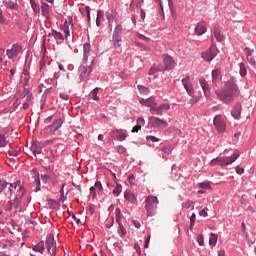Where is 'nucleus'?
Here are the masks:
<instances>
[{
	"label": "nucleus",
	"mask_w": 256,
	"mask_h": 256,
	"mask_svg": "<svg viewBox=\"0 0 256 256\" xmlns=\"http://www.w3.org/2000/svg\"><path fill=\"white\" fill-rule=\"evenodd\" d=\"M239 86L233 80H229L225 83L224 88L216 90V95L223 103H233L236 97H239Z\"/></svg>",
	"instance_id": "1"
},
{
	"label": "nucleus",
	"mask_w": 256,
	"mask_h": 256,
	"mask_svg": "<svg viewBox=\"0 0 256 256\" xmlns=\"http://www.w3.org/2000/svg\"><path fill=\"white\" fill-rule=\"evenodd\" d=\"M239 159V152H234L230 157H217L211 160L210 166L215 167V165H220L221 167H225L226 165H231V163H235Z\"/></svg>",
	"instance_id": "2"
},
{
	"label": "nucleus",
	"mask_w": 256,
	"mask_h": 256,
	"mask_svg": "<svg viewBox=\"0 0 256 256\" xmlns=\"http://www.w3.org/2000/svg\"><path fill=\"white\" fill-rule=\"evenodd\" d=\"M148 217H153L157 211V206L159 205V200L155 196H148L145 200Z\"/></svg>",
	"instance_id": "3"
},
{
	"label": "nucleus",
	"mask_w": 256,
	"mask_h": 256,
	"mask_svg": "<svg viewBox=\"0 0 256 256\" xmlns=\"http://www.w3.org/2000/svg\"><path fill=\"white\" fill-rule=\"evenodd\" d=\"M25 195V188L23 186H20V194H16L14 201H9L5 205L6 211H13V209L18 210L19 205L21 203V199Z\"/></svg>",
	"instance_id": "4"
},
{
	"label": "nucleus",
	"mask_w": 256,
	"mask_h": 256,
	"mask_svg": "<svg viewBox=\"0 0 256 256\" xmlns=\"http://www.w3.org/2000/svg\"><path fill=\"white\" fill-rule=\"evenodd\" d=\"M148 121H149L150 125L152 127H155L156 129H167V127H169V123H167V121H165L159 117L150 116L148 118Z\"/></svg>",
	"instance_id": "5"
},
{
	"label": "nucleus",
	"mask_w": 256,
	"mask_h": 256,
	"mask_svg": "<svg viewBox=\"0 0 256 256\" xmlns=\"http://www.w3.org/2000/svg\"><path fill=\"white\" fill-rule=\"evenodd\" d=\"M91 71H93V68H91V66L88 67L87 63H83L79 67V75H80L81 81H85L89 79V75H91Z\"/></svg>",
	"instance_id": "6"
},
{
	"label": "nucleus",
	"mask_w": 256,
	"mask_h": 256,
	"mask_svg": "<svg viewBox=\"0 0 256 256\" xmlns=\"http://www.w3.org/2000/svg\"><path fill=\"white\" fill-rule=\"evenodd\" d=\"M214 125L218 133H225V130L227 129V125L225 124V120H223V117H221V115L215 116Z\"/></svg>",
	"instance_id": "7"
},
{
	"label": "nucleus",
	"mask_w": 256,
	"mask_h": 256,
	"mask_svg": "<svg viewBox=\"0 0 256 256\" xmlns=\"http://www.w3.org/2000/svg\"><path fill=\"white\" fill-rule=\"evenodd\" d=\"M46 245H47V250L50 253V255H56L57 245L55 244V237L52 234L48 235V237L46 239Z\"/></svg>",
	"instance_id": "8"
},
{
	"label": "nucleus",
	"mask_w": 256,
	"mask_h": 256,
	"mask_svg": "<svg viewBox=\"0 0 256 256\" xmlns=\"http://www.w3.org/2000/svg\"><path fill=\"white\" fill-rule=\"evenodd\" d=\"M217 57V48L211 46L206 52L202 53V59L204 61H213Z\"/></svg>",
	"instance_id": "9"
},
{
	"label": "nucleus",
	"mask_w": 256,
	"mask_h": 256,
	"mask_svg": "<svg viewBox=\"0 0 256 256\" xmlns=\"http://www.w3.org/2000/svg\"><path fill=\"white\" fill-rule=\"evenodd\" d=\"M61 125H63V120L58 119L52 125L46 127L44 131L47 135H54L55 131L61 128Z\"/></svg>",
	"instance_id": "10"
},
{
	"label": "nucleus",
	"mask_w": 256,
	"mask_h": 256,
	"mask_svg": "<svg viewBox=\"0 0 256 256\" xmlns=\"http://www.w3.org/2000/svg\"><path fill=\"white\" fill-rule=\"evenodd\" d=\"M182 85L190 97L195 96V90L193 89V84L191 83L189 76H186L185 78L182 79Z\"/></svg>",
	"instance_id": "11"
},
{
	"label": "nucleus",
	"mask_w": 256,
	"mask_h": 256,
	"mask_svg": "<svg viewBox=\"0 0 256 256\" xmlns=\"http://www.w3.org/2000/svg\"><path fill=\"white\" fill-rule=\"evenodd\" d=\"M22 47L19 44H14L11 49L6 51L8 59H15L19 55V52L22 51Z\"/></svg>",
	"instance_id": "12"
},
{
	"label": "nucleus",
	"mask_w": 256,
	"mask_h": 256,
	"mask_svg": "<svg viewBox=\"0 0 256 256\" xmlns=\"http://www.w3.org/2000/svg\"><path fill=\"white\" fill-rule=\"evenodd\" d=\"M199 83L206 97H209V95H211V88L209 87V82H207L205 78H200Z\"/></svg>",
	"instance_id": "13"
},
{
	"label": "nucleus",
	"mask_w": 256,
	"mask_h": 256,
	"mask_svg": "<svg viewBox=\"0 0 256 256\" xmlns=\"http://www.w3.org/2000/svg\"><path fill=\"white\" fill-rule=\"evenodd\" d=\"M195 33L199 36L205 35V33H207V25L203 22L198 23L195 28Z\"/></svg>",
	"instance_id": "14"
},
{
	"label": "nucleus",
	"mask_w": 256,
	"mask_h": 256,
	"mask_svg": "<svg viewBox=\"0 0 256 256\" xmlns=\"http://www.w3.org/2000/svg\"><path fill=\"white\" fill-rule=\"evenodd\" d=\"M164 65L167 71H171V69L175 67V61H173V58L171 56H165Z\"/></svg>",
	"instance_id": "15"
},
{
	"label": "nucleus",
	"mask_w": 256,
	"mask_h": 256,
	"mask_svg": "<svg viewBox=\"0 0 256 256\" xmlns=\"http://www.w3.org/2000/svg\"><path fill=\"white\" fill-rule=\"evenodd\" d=\"M242 105L241 103H236L233 110L231 111V115L232 117H234V119H239V117H241V109H242Z\"/></svg>",
	"instance_id": "16"
},
{
	"label": "nucleus",
	"mask_w": 256,
	"mask_h": 256,
	"mask_svg": "<svg viewBox=\"0 0 256 256\" xmlns=\"http://www.w3.org/2000/svg\"><path fill=\"white\" fill-rule=\"evenodd\" d=\"M41 149H43V145L40 142H34L31 146V151L33 155H41Z\"/></svg>",
	"instance_id": "17"
},
{
	"label": "nucleus",
	"mask_w": 256,
	"mask_h": 256,
	"mask_svg": "<svg viewBox=\"0 0 256 256\" xmlns=\"http://www.w3.org/2000/svg\"><path fill=\"white\" fill-rule=\"evenodd\" d=\"M17 187H19V191L16 195H21L20 187H22V186H21L20 182L9 184L8 191H9L10 195H13V193H15V191H17Z\"/></svg>",
	"instance_id": "18"
},
{
	"label": "nucleus",
	"mask_w": 256,
	"mask_h": 256,
	"mask_svg": "<svg viewBox=\"0 0 256 256\" xmlns=\"http://www.w3.org/2000/svg\"><path fill=\"white\" fill-rule=\"evenodd\" d=\"M32 175L36 181V193H39V191H41V180L39 179V172H37V170H33L32 171Z\"/></svg>",
	"instance_id": "19"
},
{
	"label": "nucleus",
	"mask_w": 256,
	"mask_h": 256,
	"mask_svg": "<svg viewBox=\"0 0 256 256\" xmlns=\"http://www.w3.org/2000/svg\"><path fill=\"white\" fill-rule=\"evenodd\" d=\"M33 251H36V253H45V242L44 241H40L38 244L33 246Z\"/></svg>",
	"instance_id": "20"
},
{
	"label": "nucleus",
	"mask_w": 256,
	"mask_h": 256,
	"mask_svg": "<svg viewBox=\"0 0 256 256\" xmlns=\"http://www.w3.org/2000/svg\"><path fill=\"white\" fill-rule=\"evenodd\" d=\"M214 37L218 43H221L222 41H225V35L221 33V30L219 28L214 29Z\"/></svg>",
	"instance_id": "21"
},
{
	"label": "nucleus",
	"mask_w": 256,
	"mask_h": 256,
	"mask_svg": "<svg viewBox=\"0 0 256 256\" xmlns=\"http://www.w3.org/2000/svg\"><path fill=\"white\" fill-rule=\"evenodd\" d=\"M221 74V71L219 69L212 71V83L214 85H217V81H219V75Z\"/></svg>",
	"instance_id": "22"
},
{
	"label": "nucleus",
	"mask_w": 256,
	"mask_h": 256,
	"mask_svg": "<svg viewBox=\"0 0 256 256\" xmlns=\"http://www.w3.org/2000/svg\"><path fill=\"white\" fill-rule=\"evenodd\" d=\"M69 25H73V24H71V22L65 21L64 24H63L62 27H61L62 31H63V32L65 33V35H66V38H68L69 35H70Z\"/></svg>",
	"instance_id": "23"
},
{
	"label": "nucleus",
	"mask_w": 256,
	"mask_h": 256,
	"mask_svg": "<svg viewBox=\"0 0 256 256\" xmlns=\"http://www.w3.org/2000/svg\"><path fill=\"white\" fill-rule=\"evenodd\" d=\"M32 99H33V94H28V97H26V102L22 105V108L24 109V111H27V109H29Z\"/></svg>",
	"instance_id": "24"
},
{
	"label": "nucleus",
	"mask_w": 256,
	"mask_h": 256,
	"mask_svg": "<svg viewBox=\"0 0 256 256\" xmlns=\"http://www.w3.org/2000/svg\"><path fill=\"white\" fill-rule=\"evenodd\" d=\"M41 11L44 17H48L49 15V4L42 2Z\"/></svg>",
	"instance_id": "25"
},
{
	"label": "nucleus",
	"mask_w": 256,
	"mask_h": 256,
	"mask_svg": "<svg viewBox=\"0 0 256 256\" xmlns=\"http://www.w3.org/2000/svg\"><path fill=\"white\" fill-rule=\"evenodd\" d=\"M183 209H195V202L191 201V200H187L186 202H184L182 204Z\"/></svg>",
	"instance_id": "26"
},
{
	"label": "nucleus",
	"mask_w": 256,
	"mask_h": 256,
	"mask_svg": "<svg viewBox=\"0 0 256 256\" xmlns=\"http://www.w3.org/2000/svg\"><path fill=\"white\" fill-rule=\"evenodd\" d=\"M150 113L153 115H163L159 106L153 105L150 107Z\"/></svg>",
	"instance_id": "27"
},
{
	"label": "nucleus",
	"mask_w": 256,
	"mask_h": 256,
	"mask_svg": "<svg viewBox=\"0 0 256 256\" xmlns=\"http://www.w3.org/2000/svg\"><path fill=\"white\" fill-rule=\"evenodd\" d=\"M30 5L36 15L41 13V8H39V5L35 2V0H30Z\"/></svg>",
	"instance_id": "28"
},
{
	"label": "nucleus",
	"mask_w": 256,
	"mask_h": 256,
	"mask_svg": "<svg viewBox=\"0 0 256 256\" xmlns=\"http://www.w3.org/2000/svg\"><path fill=\"white\" fill-rule=\"evenodd\" d=\"M122 33H123V26L119 24L115 27L113 37H121Z\"/></svg>",
	"instance_id": "29"
},
{
	"label": "nucleus",
	"mask_w": 256,
	"mask_h": 256,
	"mask_svg": "<svg viewBox=\"0 0 256 256\" xmlns=\"http://www.w3.org/2000/svg\"><path fill=\"white\" fill-rule=\"evenodd\" d=\"M83 51H84V59L87 60V57H88L87 55L91 53V44L89 43L84 44Z\"/></svg>",
	"instance_id": "30"
},
{
	"label": "nucleus",
	"mask_w": 256,
	"mask_h": 256,
	"mask_svg": "<svg viewBox=\"0 0 256 256\" xmlns=\"http://www.w3.org/2000/svg\"><path fill=\"white\" fill-rule=\"evenodd\" d=\"M123 191V186H121V184L116 183V187L113 190V195H116V197H119V195H121V192Z\"/></svg>",
	"instance_id": "31"
},
{
	"label": "nucleus",
	"mask_w": 256,
	"mask_h": 256,
	"mask_svg": "<svg viewBox=\"0 0 256 256\" xmlns=\"http://www.w3.org/2000/svg\"><path fill=\"white\" fill-rule=\"evenodd\" d=\"M217 239H218L217 234L212 233L209 239V245H211L212 247H215V245H217Z\"/></svg>",
	"instance_id": "32"
},
{
	"label": "nucleus",
	"mask_w": 256,
	"mask_h": 256,
	"mask_svg": "<svg viewBox=\"0 0 256 256\" xmlns=\"http://www.w3.org/2000/svg\"><path fill=\"white\" fill-rule=\"evenodd\" d=\"M161 151H162L163 153H165L166 155H171V153H173V146H171V145L163 146V147L161 148Z\"/></svg>",
	"instance_id": "33"
},
{
	"label": "nucleus",
	"mask_w": 256,
	"mask_h": 256,
	"mask_svg": "<svg viewBox=\"0 0 256 256\" xmlns=\"http://www.w3.org/2000/svg\"><path fill=\"white\" fill-rule=\"evenodd\" d=\"M240 67V75L241 77H245L247 75V67L245 66V63L241 62L239 64Z\"/></svg>",
	"instance_id": "34"
},
{
	"label": "nucleus",
	"mask_w": 256,
	"mask_h": 256,
	"mask_svg": "<svg viewBox=\"0 0 256 256\" xmlns=\"http://www.w3.org/2000/svg\"><path fill=\"white\" fill-rule=\"evenodd\" d=\"M114 47H121V36H113L112 37Z\"/></svg>",
	"instance_id": "35"
},
{
	"label": "nucleus",
	"mask_w": 256,
	"mask_h": 256,
	"mask_svg": "<svg viewBox=\"0 0 256 256\" xmlns=\"http://www.w3.org/2000/svg\"><path fill=\"white\" fill-rule=\"evenodd\" d=\"M7 143H9V140H7L5 134H0V147H6Z\"/></svg>",
	"instance_id": "36"
},
{
	"label": "nucleus",
	"mask_w": 256,
	"mask_h": 256,
	"mask_svg": "<svg viewBox=\"0 0 256 256\" xmlns=\"http://www.w3.org/2000/svg\"><path fill=\"white\" fill-rule=\"evenodd\" d=\"M138 91H140L142 95H149L150 89L143 85H138Z\"/></svg>",
	"instance_id": "37"
},
{
	"label": "nucleus",
	"mask_w": 256,
	"mask_h": 256,
	"mask_svg": "<svg viewBox=\"0 0 256 256\" xmlns=\"http://www.w3.org/2000/svg\"><path fill=\"white\" fill-rule=\"evenodd\" d=\"M118 225H119V235H120V237L126 236L127 235V230L125 229L123 224L120 222V223H118Z\"/></svg>",
	"instance_id": "38"
},
{
	"label": "nucleus",
	"mask_w": 256,
	"mask_h": 256,
	"mask_svg": "<svg viewBox=\"0 0 256 256\" xmlns=\"http://www.w3.org/2000/svg\"><path fill=\"white\" fill-rule=\"evenodd\" d=\"M124 199L130 201V203H133V201L135 200V196L131 192H125Z\"/></svg>",
	"instance_id": "39"
},
{
	"label": "nucleus",
	"mask_w": 256,
	"mask_h": 256,
	"mask_svg": "<svg viewBox=\"0 0 256 256\" xmlns=\"http://www.w3.org/2000/svg\"><path fill=\"white\" fill-rule=\"evenodd\" d=\"M8 185L7 181L0 179V194L7 189Z\"/></svg>",
	"instance_id": "40"
},
{
	"label": "nucleus",
	"mask_w": 256,
	"mask_h": 256,
	"mask_svg": "<svg viewBox=\"0 0 256 256\" xmlns=\"http://www.w3.org/2000/svg\"><path fill=\"white\" fill-rule=\"evenodd\" d=\"M97 93H99V87L94 88L91 92L92 99L94 101H99V96H97Z\"/></svg>",
	"instance_id": "41"
},
{
	"label": "nucleus",
	"mask_w": 256,
	"mask_h": 256,
	"mask_svg": "<svg viewBox=\"0 0 256 256\" xmlns=\"http://www.w3.org/2000/svg\"><path fill=\"white\" fill-rule=\"evenodd\" d=\"M45 103H47V94H43L40 99V109L43 111V108L45 107Z\"/></svg>",
	"instance_id": "42"
},
{
	"label": "nucleus",
	"mask_w": 256,
	"mask_h": 256,
	"mask_svg": "<svg viewBox=\"0 0 256 256\" xmlns=\"http://www.w3.org/2000/svg\"><path fill=\"white\" fill-rule=\"evenodd\" d=\"M5 3L8 9H17V3H15L13 0H8Z\"/></svg>",
	"instance_id": "43"
},
{
	"label": "nucleus",
	"mask_w": 256,
	"mask_h": 256,
	"mask_svg": "<svg viewBox=\"0 0 256 256\" xmlns=\"http://www.w3.org/2000/svg\"><path fill=\"white\" fill-rule=\"evenodd\" d=\"M114 223H115V218L113 216L108 218L107 222H106L107 229H111V227H113Z\"/></svg>",
	"instance_id": "44"
},
{
	"label": "nucleus",
	"mask_w": 256,
	"mask_h": 256,
	"mask_svg": "<svg viewBox=\"0 0 256 256\" xmlns=\"http://www.w3.org/2000/svg\"><path fill=\"white\" fill-rule=\"evenodd\" d=\"M0 24L1 25H9V20L3 16V12H0Z\"/></svg>",
	"instance_id": "45"
},
{
	"label": "nucleus",
	"mask_w": 256,
	"mask_h": 256,
	"mask_svg": "<svg viewBox=\"0 0 256 256\" xmlns=\"http://www.w3.org/2000/svg\"><path fill=\"white\" fill-rule=\"evenodd\" d=\"M155 104V98L154 97H150L148 99H146V107H153V105Z\"/></svg>",
	"instance_id": "46"
},
{
	"label": "nucleus",
	"mask_w": 256,
	"mask_h": 256,
	"mask_svg": "<svg viewBox=\"0 0 256 256\" xmlns=\"http://www.w3.org/2000/svg\"><path fill=\"white\" fill-rule=\"evenodd\" d=\"M115 215H116V223H121V209L117 208L115 210Z\"/></svg>",
	"instance_id": "47"
},
{
	"label": "nucleus",
	"mask_w": 256,
	"mask_h": 256,
	"mask_svg": "<svg viewBox=\"0 0 256 256\" xmlns=\"http://www.w3.org/2000/svg\"><path fill=\"white\" fill-rule=\"evenodd\" d=\"M159 107L162 115H163V111H169L171 109V106L169 104H162V105H159Z\"/></svg>",
	"instance_id": "48"
},
{
	"label": "nucleus",
	"mask_w": 256,
	"mask_h": 256,
	"mask_svg": "<svg viewBox=\"0 0 256 256\" xmlns=\"http://www.w3.org/2000/svg\"><path fill=\"white\" fill-rule=\"evenodd\" d=\"M195 219H197V215L193 213L190 217V229H193V227H195Z\"/></svg>",
	"instance_id": "49"
},
{
	"label": "nucleus",
	"mask_w": 256,
	"mask_h": 256,
	"mask_svg": "<svg viewBox=\"0 0 256 256\" xmlns=\"http://www.w3.org/2000/svg\"><path fill=\"white\" fill-rule=\"evenodd\" d=\"M244 53L247 59L251 58V55H253V51L249 49V47L244 48Z\"/></svg>",
	"instance_id": "50"
},
{
	"label": "nucleus",
	"mask_w": 256,
	"mask_h": 256,
	"mask_svg": "<svg viewBox=\"0 0 256 256\" xmlns=\"http://www.w3.org/2000/svg\"><path fill=\"white\" fill-rule=\"evenodd\" d=\"M106 18H107V21H108L109 25H112L113 24V19H114L113 14L107 12L106 13Z\"/></svg>",
	"instance_id": "51"
},
{
	"label": "nucleus",
	"mask_w": 256,
	"mask_h": 256,
	"mask_svg": "<svg viewBox=\"0 0 256 256\" xmlns=\"http://www.w3.org/2000/svg\"><path fill=\"white\" fill-rule=\"evenodd\" d=\"M19 153L17 151L9 150L7 157L11 159L12 157H17Z\"/></svg>",
	"instance_id": "52"
},
{
	"label": "nucleus",
	"mask_w": 256,
	"mask_h": 256,
	"mask_svg": "<svg viewBox=\"0 0 256 256\" xmlns=\"http://www.w3.org/2000/svg\"><path fill=\"white\" fill-rule=\"evenodd\" d=\"M137 125L142 128V127H145V119H143L142 117H139L137 119Z\"/></svg>",
	"instance_id": "53"
},
{
	"label": "nucleus",
	"mask_w": 256,
	"mask_h": 256,
	"mask_svg": "<svg viewBox=\"0 0 256 256\" xmlns=\"http://www.w3.org/2000/svg\"><path fill=\"white\" fill-rule=\"evenodd\" d=\"M198 185L199 187H201V189H211V184H209L208 182H203Z\"/></svg>",
	"instance_id": "54"
},
{
	"label": "nucleus",
	"mask_w": 256,
	"mask_h": 256,
	"mask_svg": "<svg viewBox=\"0 0 256 256\" xmlns=\"http://www.w3.org/2000/svg\"><path fill=\"white\" fill-rule=\"evenodd\" d=\"M146 139H147V141H152L153 143H157V142L161 141V139H159L155 136H147Z\"/></svg>",
	"instance_id": "55"
},
{
	"label": "nucleus",
	"mask_w": 256,
	"mask_h": 256,
	"mask_svg": "<svg viewBox=\"0 0 256 256\" xmlns=\"http://www.w3.org/2000/svg\"><path fill=\"white\" fill-rule=\"evenodd\" d=\"M116 139H118V141H125V139H127V136L124 133H119L118 135H116Z\"/></svg>",
	"instance_id": "56"
},
{
	"label": "nucleus",
	"mask_w": 256,
	"mask_h": 256,
	"mask_svg": "<svg viewBox=\"0 0 256 256\" xmlns=\"http://www.w3.org/2000/svg\"><path fill=\"white\" fill-rule=\"evenodd\" d=\"M29 95H33L32 93H30L27 89L24 90V92L20 95L21 99H25L27 98Z\"/></svg>",
	"instance_id": "57"
},
{
	"label": "nucleus",
	"mask_w": 256,
	"mask_h": 256,
	"mask_svg": "<svg viewBox=\"0 0 256 256\" xmlns=\"http://www.w3.org/2000/svg\"><path fill=\"white\" fill-rule=\"evenodd\" d=\"M207 211H209V208H204L199 212L200 217H207Z\"/></svg>",
	"instance_id": "58"
},
{
	"label": "nucleus",
	"mask_w": 256,
	"mask_h": 256,
	"mask_svg": "<svg viewBox=\"0 0 256 256\" xmlns=\"http://www.w3.org/2000/svg\"><path fill=\"white\" fill-rule=\"evenodd\" d=\"M236 173L238 175H243L245 173V169L241 168L240 166H236Z\"/></svg>",
	"instance_id": "59"
},
{
	"label": "nucleus",
	"mask_w": 256,
	"mask_h": 256,
	"mask_svg": "<svg viewBox=\"0 0 256 256\" xmlns=\"http://www.w3.org/2000/svg\"><path fill=\"white\" fill-rule=\"evenodd\" d=\"M134 249L138 253V255H141V246H139L138 243H135Z\"/></svg>",
	"instance_id": "60"
},
{
	"label": "nucleus",
	"mask_w": 256,
	"mask_h": 256,
	"mask_svg": "<svg viewBox=\"0 0 256 256\" xmlns=\"http://www.w3.org/2000/svg\"><path fill=\"white\" fill-rule=\"evenodd\" d=\"M118 153H125V151H127V148H125V146H118L117 148Z\"/></svg>",
	"instance_id": "61"
},
{
	"label": "nucleus",
	"mask_w": 256,
	"mask_h": 256,
	"mask_svg": "<svg viewBox=\"0 0 256 256\" xmlns=\"http://www.w3.org/2000/svg\"><path fill=\"white\" fill-rule=\"evenodd\" d=\"M95 189H98V191H101L103 189V186L99 181H97L94 185Z\"/></svg>",
	"instance_id": "62"
},
{
	"label": "nucleus",
	"mask_w": 256,
	"mask_h": 256,
	"mask_svg": "<svg viewBox=\"0 0 256 256\" xmlns=\"http://www.w3.org/2000/svg\"><path fill=\"white\" fill-rule=\"evenodd\" d=\"M197 241H198V244L202 247V245H203V235H198V237H197Z\"/></svg>",
	"instance_id": "63"
},
{
	"label": "nucleus",
	"mask_w": 256,
	"mask_h": 256,
	"mask_svg": "<svg viewBox=\"0 0 256 256\" xmlns=\"http://www.w3.org/2000/svg\"><path fill=\"white\" fill-rule=\"evenodd\" d=\"M103 17H104L103 12H102L101 10H98V11H97V18H96V19L101 20V19H103Z\"/></svg>",
	"instance_id": "64"
}]
</instances>
